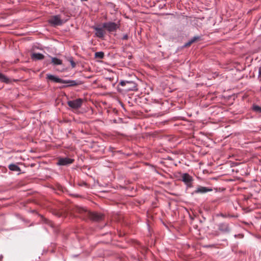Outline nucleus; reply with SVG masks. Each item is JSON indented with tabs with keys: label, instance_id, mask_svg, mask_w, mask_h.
Returning <instances> with one entry per match:
<instances>
[{
	"label": "nucleus",
	"instance_id": "4468645a",
	"mask_svg": "<svg viewBox=\"0 0 261 261\" xmlns=\"http://www.w3.org/2000/svg\"><path fill=\"white\" fill-rule=\"evenodd\" d=\"M44 58V55L41 53H34L31 55V58L34 61L41 60L43 59Z\"/></svg>",
	"mask_w": 261,
	"mask_h": 261
},
{
	"label": "nucleus",
	"instance_id": "f3484780",
	"mask_svg": "<svg viewBox=\"0 0 261 261\" xmlns=\"http://www.w3.org/2000/svg\"><path fill=\"white\" fill-rule=\"evenodd\" d=\"M51 63L54 65H60L62 64V61L56 57H52Z\"/></svg>",
	"mask_w": 261,
	"mask_h": 261
},
{
	"label": "nucleus",
	"instance_id": "423d86ee",
	"mask_svg": "<svg viewBox=\"0 0 261 261\" xmlns=\"http://www.w3.org/2000/svg\"><path fill=\"white\" fill-rule=\"evenodd\" d=\"M74 162V160L68 157L59 158L58 160L57 164L58 166H68Z\"/></svg>",
	"mask_w": 261,
	"mask_h": 261
},
{
	"label": "nucleus",
	"instance_id": "f8f14e48",
	"mask_svg": "<svg viewBox=\"0 0 261 261\" xmlns=\"http://www.w3.org/2000/svg\"><path fill=\"white\" fill-rule=\"evenodd\" d=\"M63 84H68L67 86H64L63 87H66L68 86H75L79 84V83L77 81L69 80H63Z\"/></svg>",
	"mask_w": 261,
	"mask_h": 261
},
{
	"label": "nucleus",
	"instance_id": "a211bd4d",
	"mask_svg": "<svg viewBox=\"0 0 261 261\" xmlns=\"http://www.w3.org/2000/svg\"><path fill=\"white\" fill-rule=\"evenodd\" d=\"M105 54L103 51L96 52L94 55L95 58L102 59L104 58Z\"/></svg>",
	"mask_w": 261,
	"mask_h": 261
},
{
	"label": "nucleus",
	"instance_id": "7ed1b4c3",
	"mask_svg": "<svg viewBox=\"0 0 261 261\" xmlns=\"http://www.w3.org/2000/svg\"><path fill=\"white\" fill-rule=\"evenodd\" d=\"M120 27V23L108 21L102 23V28L105 29L109 33L115 32Z\"/></svg>",
	"mask_w": 261,
	"mask_h": 261
},
{
	"label": "nucleus",
	"instance_id": "f257e3e1",
	"mask_svg": "<svg viewBox=\"0 0 261 261\" xmlns=\"http://www.w3.org/2000/svg\"><path fill=\"white\" fill-rule=\"evenodd\" d=\"M76 211L83 215V217H88L95 221H100L103 219L104 217L103 215L101 213L91 212L83 207H77Z\"/></svg>",
	"mask_w": 261,
	"mask_h": 261
},
{
	"label": "nucleus",
	"instance_id": "39448f33",
	"mask_svg": "<svg viewBox=\"0 0 261 261\" xmlns=\"http://www.w3.org/2000/svg\"><path fill=\"white\" fill-rule=\"evenodd\" d=\"M83 102V99L82 98H77L68 101L67 104L71 108L76 110L81 107Z\"/></svg>",
	"mask_w": 261,
	"mask_h": 261
},
{
	"label": "nucleus",
	"instance_id": "412c9836",
	"mask_svg": "<svg viewBox=\"0 0 261 261\" xmlns=\"http://www.w3.org/2000/svg\"><path fill=\"white\" fill-rule=\"evenodd\" d=\"M258 79L261 81V66L259 67L258 70Z\"/></svg>",
	"mask_w": 261,
	"mask_h": 261
},
{
	"label": "nucleus",
	"instance_id": "0eeeda50",
	"mask_svg": "<svg viewBox=\"0 0 261 261\" xmlns=\"http://www.w3.org/2000/svg\"><path fill=\"white\" fill-rule=\"evenodd\" d=\"M218 229L223 233H229L231 228L227 223H220L217 225Z\"/></svg>",
	"mask_w": 261,
	"mask_h": 261
},
{
	"label": "nucleus",
	"instance_id": "9d476101",
	"mask_svg": "<svg viewBox=\"0 0 261 261\" xmlns=\"http://www.w3.org/2000/svg\"><path fill=\"white\" fill-rule=\"evenodd\" d=\"M181 180L185 183H189L190 182H192L193 180V177L188 173H185L182 174L181 176Z\"/></svg>",
	"mask_w": 261,
	"mask_h": 261
},
{
	"label": "nucleus",
	"instance_id": "20e7f679",
	"mask_svg": "<svg viewBox=\"0 0 261 261\" xmlns=\"http://www.w3.org/2000/svg\"><path fill=\"white\" fill-rule=\"evenodd\" d=\"M67 20V19L65 20L62 19H61L60 15H57L52 16L48 20V22L52 26L56 27L62 25L63 23L66 22Z\"/></svg>",
	"mask_w": 261,
	"mask_h": 261
},
{
	"label": "nucleus",
	"instance_id": "1a4fd4ad",
	"mask_svg": "<svg viewBox=\"0 0 261 261\" xmlns=\"http://www.w3.org/2000/svg\"><path fill=\"white\" fill-rule=\"evenodd\" d=\"M213 189L211 188L198 186L197 189L193 192V194H204L208 192L212 191Z\"/></svg>",
	"mask_w": 261,
	"mask_h": 261
},
{
	"label": "nucleus",
	"instance_id": "aec40b11",
	"mask_svg": "<svg viewBox=\"0 0 261 261\" xmlns=\"http://www.w3.org/2000/svg\"><path fill=\"white\" fill-rule=\"evenodd\" d=\"M69 61L70 62V63L71 64V67L72 68H74L76 66V64L74 62V61L73 60L72 58H70L69 59Z\"/></svg>",
	"mask_w": 261,
	"mask_h": 261
},
{
	"label": "nucleus",
	"instance_id": "6e6552de",
	"mask_svg": "<svg viewBox=\"0 0 261 261\" xmlns=\"http://www.w3.org/2000/svg\"><path fill=\"white\" fill-rule=\"evenodd\" d=\"M92 28L95 31V36L99 38H103L105 32L103 30V28L96 26H93Z\"/></svg>",
	"mask_w": 261,
	"mask_h": 261
},
{
	"label": "nucleus",
	"instance_id": "f03ea898",
	"mask_svg": "<svg viewBox=\"0 0 261 261\" xmlns=\"http://www.w3.org/2000/svg\"><path fill=\"white\" fill-rule=\"evenodd\" d=\"M121 86L124 87V90L125 91H137V84L132 81H121L119 84Z\"/></svg>",
	"mask_w": 261,
	"mask_h": 261
},
{
	"label": "nucleus",
	"instance_id": "2eb2a0df",
	"mask_svg": "<svg viewBox=\"0 0 261 261\" xmlns=\"http://www.w3.org/2000/svg\"><path fill=\"white\" fill-rule=\"evenodd\" d=\"M0 82L5 84H9L11 82V80L8 77L0 72Z\"/></svg>",
	"mask_w": 261,
	"mask_h": 261
},
{
	"label": "nucleus",
	"instance_id": "5701e85b",
	"mask_svg": "<svg viewBox=\"0 0 261 261\" xmlns=\"http://www.w3.org/2000/svg\"><path fill=\"white\" fill-rule=\"evenodd\" d=\"M128 38V36L127 35V34H124L123 37H122V39L123 40H127Z\"/></svg>",
	"mask_w": 261,
	"mask_h": 261
},
{
	"label": "nucleus",
	"instance_id": "6ab92c4d",
	"mask_svg": "<svg viewBox=\"0 0 261 261\" xmlns=\"http://www.w3.org/2000/svg\"><path fill=\"white\" fill-rule=\"evenodd\" d=\"M252 110L256 113H261V107L258 106H253L252 107Z\"/></svg>",
	"mask_w": 261,
	"mask_h": 261
},
{
	"label": "nucleus",
	"instance_id": "4be33fe9",
	"mask_svg": "<svg viewBox=\"0 0 261 261\" xmlns=\"http://www.w3.org/2000/svg\"><path fill=\"white\" fill-rule=\"evenodd\" d=\"M185 185L187 186L188 188H191L192 187V182H190L189 183H186Z\"/></svg>",
	"mask_w": 261,
	"mask_h": 261
},
{
	"label": "nucleus",
	"instance_id": "9b49d317",
	"mask_svg": "<svg viewBox=\"0 0 261 261\" xmlns=\"http://www.w3.org/2000/svg\"><path fill=\"white\" fill-rule=\"evenodd\" d=\"M46 78L53 82H55V83H62V82H63V79H60L54 75H52L50 74H47Z\"/></svg>",
	"mask_w": 261,
	"mask_h": 261
},
{
	"label": "nucleus",
	"instance_id": "dca6fc26",
	"mask_svg": "<svg viewBox=\"0 0 261 261\" xmlns=\"http://www.w3.org/2000/svg\"><path fill=\"white\" fill-rule=\"evenodd\" d=\"M8 168L10 170L12 171L19 172L21 171L20 168L15 164H10Z\"/></svg>",
	"mask_w": 261,
	"mask_h": 261
},
{
	"label": "nucleus",
	"instance_id": "ddd939ff",
	"mask_svg": "<svg viewBox=\"0 0 261 261\" xmlns=\"http://www.w3.org/2000/svg\"><path fill=\"white\" fill-rule=\"evenodd\" d=\"M200 39V37L199 36H195L191 38L184 45V47H187L190 46L192 43L199 40Z\"/></svg>",
	"mask_w": 261,
	"mask_h": 261
}]
</instances>
